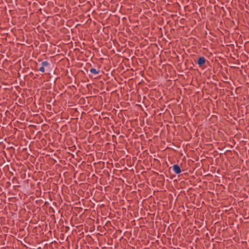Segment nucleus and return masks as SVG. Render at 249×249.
<instances>
[{
    "label": "nucleus",
    "mask_w": 249,
    "mask_h": 249,
    "mask_svg": "<svg viewBox=\"0 0 249 249\" xmlns=\"http://www.w3.org/2000/svg\"><path fill=\"white\" fill-rule=\"evenodd\" d=\"M174 172L177 174H179L181 173V171L179 166L178 164H175L173 166Z\"/></svg>",
    "instance_id": "nucleus-3"
},
{
    "label": "nucleus",
    "mask_w": 249,
    "mask_h": 249,
    "mask_svg": "<svg viewBox=\"0 0 249 249\" xmlns=\"http://www.w3.org/2000/svg\"><path fill=\"white\" fill-rule=\"evenodd\" d=\"M89 71L91 73L94 74L95 75L98 74L100 72L99 70H97L94 68L90 69Z\"/></svg>",
    "instance_id": "nucleus-4"
},
{
    "label": "nucleus",
    "mask_w": 249,
    "mask_h": 249,
    "mask_svg": "<svg viewBox=\"0 0 249 249\" xmlns=\"http://www.w3.org/2000/svg\"><path fill=\"white\" fill-rule=\"evenodd\" d=\"M206 61L207 60L204 57L201 56L198 58L197 64L199 67H201L205 64Z\"/></svg>",
    "instance_id": "nucleus-2"
},
{
    "label": "nucleus",
    "mask_w": 249,
    "mask_h": 249,
    "mask_svg": "<svg viewBox=\"0 0 249 249\" xmlns=\"http://www.w3.org/2000/svg\"><path fill=\"white\" fill-rule=\"evenodd\" d=\"M50 66V63L47 61H43L38 71L42 73L45 72V68H48Z\"/></svg>",
    "instance_id": "nucleus-1"
}]
</instances>
